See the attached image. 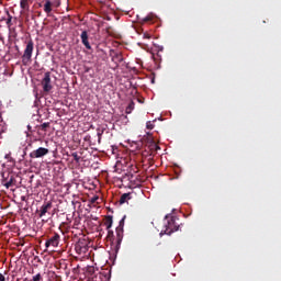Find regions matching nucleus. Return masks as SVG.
Returning a JSON list of instances; mask_svg holds the SVG:
<instances>
[{"instance_id":"f257e3e1","label":"nucleus","mask_w":281,"mask_h":281,"mask_svg":"<svg viewBox=\"0 0 281 281\" xmlns=\"http://www.w3.org/2000/svg\"><path fill=\"white\" fill-rule=\"evenodd\" d=\"M165 229L160 232V236L168 235L171 236L175 232L179 231L180 225L177 223L179 217L176 215L167 214L165 216Z\"/></svg>"},{"instance_id":"7c9ffc66","label":"nucleus","mask_w":281,"mask_h":281,"mask_svg":"<svg viewBox=\"0 0 281 281\" xmlns=\"http://www.w3.org/2000/svg\"><path fill=\"white\" fill-rule=\"evenodd\" d=\"M15 48H16V50H20V48H19V46H18V45L15 46Z\"/></svg>"},{"instance_id":"9d476101","label":"nucleus","mask_w":281,"mask_h":281,"mask_svg":"<svg viewBox=\"0 0 281 281\" xmlns=\"http://www.w3.org/2000/svg\"><path fill=\"white\" fill-rule=\"evenodd\" d=\"M52 5H53V4H52L50 0H46V2H45V4H44V12H45L46 14L52 13V11H53Z\"/></svg>"},{"instance_id":"ddd939ff","label":"nucleus","mask_w":281,"mask_h":281,"mask_svg":"<svg viewBox=\"0 0 281 281\" xmlns=\"http://www.w3.org/2000/svg\"><path fill=\"white\" fill-rule=\"evenodd\" d=\"M113 224L112 216H108L104 225L106 226V231H110Z\"/></svg>"},{"instance_id":"39448f33","label":"nucleus","mask_w":281,"mask_h":281,"mask_svg":"<svg viewBox=\"0 0 281 281\" xmlns=\"http://www.w3.org/2000/svg\"><path fill=\"white\" fill-rule=\"evenodd\" d=\"M116 237L113 239V245L115 246V251H119L122 240L124 238V228H117L115 229Z\"/></svg>"},{"instance_id":"a878e982","label":"nucleus","mask_w":281,"mask_h":281,"mask_svg":"<svg viewBox=\"0 0 281 281\" xmlns=\"http://www.w3.org/2000/svg\"><path fill=\"white\" fill-rule=\"evenodd\" d=\"M98 200H99V196H98V195H93V196L89 200V202H90L91 204H95Z\"/></svg>"},{"instance_id":"f8f14e48","label":"nucleus","mask_w":281,"mask_h":281,"mask_svg":"<svg viewBox=\"0 0 281 281\" xmlns=\"http://www.w3.org/2000/svg\"><path fill=\"white\" fill-rule=\"evenodd\" d=\"M128 200H132L131 193H124L121 195L120 203L125 204Z\"/></svg>"},{"instance_id":"20e7f679","label":"nucleus","mask_w":281,"mask_h":281,"mask_svg":"<svg viewBox=\"0 0 281 281\" xmlns=\"http://www.w3.org/2000/svg\"><path fill=\"white\" fill-rule=\"evenodd\" d=\"M49 154V149L46 147H38L37 149H33L30 154L31 159H36V158H43L45 155Z\"/></svg>"},{"instance_id":"f03ea898","label":"nucleus","mask_w":281,"mask_h":281,"mask_svg":"<svg viewBox=\"0 0 281 281\" xmlns=\"http://www.w3.org/2000/svg\"><path fill=\"white\" fill-rule=\"evenodd\" d=\"M34 52V42L30 40L26 42V46L24 48V54L22 55V63L24 66L31 63L32 56Z\"/></svg>"},{"instance_id":"c85d7f7f","label":"nucleus","mask_w":281,"mask_h":281,"mask_svg":"<svg viewBox=\"0 0 281 281\" xmlns=\"http://www.w3.org/2000/svg\"><path fill=\"white\" fill-rule=\"evenodd\" d=\"M0 281H5V276H3L2 273H0Z\"/></svg>"},{"instance_id":"bb28decb","label":"nucleus","mask_w":281,"mask_h":281,"mask_svg":"<svg viewBox=\"0 0 281 281\" xmlns=\"http://www.w3.org/2000/svg\"><path fill=\"white\" fill-rule=\"evenodd\" d=\"M103 133H104V131L98 132L99 142H101V137H102Z\"/></svg>"},{"instance_id":"0eeeda50","label":"nucleus","mask_w":281,"mask_h":281,"mask_svg":"<svg viewBox=\"0 0 281 281\" xmlns=\"http://www.w3.org/2000/svg\"><path fill=\"white\" fill-rule=\"evenodd\" d=\"M75 250L77 255H82L88 251V244L85 240H79L75 245Z\"/></svg>"},{"instance_id":"7ed1b4c3","label":"nucleus","mask_w":281,"mask_h":281,"mask_svg":"<svg viewBox=\"0 0 281 281\" xmlns=\"http://www.w3.org/2000/svg\"><path fill=\"white\" fill-rule=\"evenodd\" d=\"M42 87L44 92H49L52 91V74L50 71H46L43 80H42Z\"/></svg>"},{"instance_id":"dca6fc26","label":"nucleus","mask_w":281,"mask_h":281,"mask_svg":"<svg viewBox=\"0 0 281 281\" xmlns=\"http://www.w3.org/2000/svg\"><path fill=\"white\" fill-rule=\"evenodd\" d=\"M13 183H14V178L11 177V178L9 179V181L4 182V187H5L7 189H9L10 187L13 186Z\"/></svg>"},{"instance_id":"4be33fe9","label":"nucleus","mask_w":281,"mask_h":281,"mask_svg":"<svg viewBox=\"0 0 281 281\" xmlns=\"http://www.w3.org/2000/svg\"><path fill=\"white\" fill-rule=\"evenodd\" d=\"M153 140H154V138H150V145H149V148H150L151 155H155V154H156V151H155L156 147H155V146H153Z\"/></svg>"},{"instance_id":"1a4fd4ad","label":"nucleus","mask_w":281,"mask_h":281,"mask_svg":"<svg viewBox=\"0 0 281 281\" xmlns=\"http://www.w3.org/2000/svg\"><path fill=\"white\" fill-rule=\"evenodd\" d=\"M80 38H81L82 45L86 46L87 49L91 50L92 46L89 43V33L87 31H83L80 34Z\"/></svg>"},{"instance_id":"2eb2a0df","label":"nucleus","mask_w":281,"mask_h":281,"mask_svg":"<svg viewBox=\"0 0 281 281\" xmlns=\"http://www.w3.org/2000/svg\"><path fill=\"white\" fill-rule=\"evenodd\" d=\"M134 108H135V103L131 101L128 106L126 108V114H131Z\"/></svg>"},{"instance_id":"412c9836","label":"nucleus","mask_w":281,"mask_h":281,"mask_svg":"<svg viewBox=\"0 0 281 281\" xmlns=\"http://www.w3.org/2000/svg\"><path fill=\"white\" fill-rule=\"evenodd\" d=\"M146 127H147L149 131H153V128L155 127V123L151 122V121H148V122H146Z\"/></svg>"},{"instance_id":"9b49d317","label":"nucleus","mask_w":281,"mask_h":281,"mask_svg":"<svg viewBox=\"0 0 281 281\" xmlns=\"http://www.w3.org/2000/svg\"><path fill=\"white\" fill-rule=\"evenodd\" d=\"M20 7L24 11H30V2H29V0H21L20 1Z\"/></svg>"},{"instance_id":"393cba45","label":"nucleus","mask_w":281,"mask_h":281,"mask_svg":"<svg viewBox=\"0 0 281 281\" xmlns=\"http://www.w3.org/2000/svg\"><path fill=\"white\" fill-rule=\"evenodd\" d=\"M4 158L8 159L10 162H12V165H14V158L11 157V154H7V155L4 156Z\"/></svg>"},{"instance_id":"5701e85b","label":"nucleus","mask_w":281,"mask_h":281,"mask_svg":"<svg viewBox=\"0 0 281 281\" xmlns=\"http://www.w3.org/2000/svg\"><path fill=\"white\" fill-rule=\"evenodd\" d=\"M41 280H43V277H42L41 273H37L36 276H33L32 281H41Z\"/></svg>"},{"instance_id":"6e6552de","label":"nucleus","mask_w":281,"mask_h":281,"mask_svg":"<svg viewBox=\"0 0 281 281\" xmlns=\"http://www.w3.org/2000/svg\"><path fill=\"white\" fill-rule=\"evenodd\" d=\"M49 210H52V202L44 203L40 207V211H37L38 217L43 218L45 216V214L48 213Z\"/></svg>"},{"instance_id":"6ab92c4d","label":"nucleus","mask_w":281,"mask_h":281,"mask_svg":"<svg viewBox=\"0 0 281 281\" xmlns=\"http://www.w3.org/2000/svg\"><path fill=\"white\" fill-rule=\"evenodd\" d=\"M8 15H9V18H8V20H7V25H8L9 29H11V27H12V20H13V16L10 15L9 11H8Z\"/></svg>"},{"instance_id":"423d86ee","label":"nucleus","mask_w":281,"mask_h":281,"mask_svg":"<svg viewBox=\"0 0 281 281\" xmlns=\"http://www.w3.org/2000/svg\"><path fill=\"white\" fill-rule=\"evenodd\" d=\"M60 243V235L58 233H54L52 237H49L47 240H46V248H49V247H58Z\"/></svg>"},{"instance_id":"c756f323","label":"nucleus","mask_w":281,"mask_h":281,"mask_svg":"<svg viewBox=\"0 0 281 281\" xmlns=\"http://www.w3.org/2000/svg\"><path fill=\"white\" fill-rule=\"evenodd\" d=\"M144 38L149 40V38H150V35H149V34H147V33H144Z\"/></svg>"},{"instance_id":"a211bd4d","label":"nucleus","mask_w":281,"mask_h":281,"mask_svg":"<svg viewBox=\"0 0 281 281\" xmlns=\"http://www.w3.org/2000/svg\"><path fill=\"white\" fill-rule=\"evenodd\" d=\"M125 220H126V215H124L122 217V220L120 221L119 226H116L117 228L124 229V225H125Z\"/></svg>"},{"instance_id":"cd10ccee","label":"nucleus","mask_w":281,"mask_h":281,"mask_svg":"<svg viewBox=\"0 0 281 281\" xmlns=\"http://www.w3.org/2000/svg\"><path fill=\"white\" fill-rule=\"evenodd\" d=\"M151 21V16L147 15L146 18H144V22H149Z\"/></svg>"},{"instance_id":"4468645a","label":"nucleus","mask_w":281,"mask_h":281,"mask_svg":"<svg viewBox=\"0 0 281 281\" xmlns=\"http://www.w3.org/2000/svg\"><path fill=\"white\" fill-rule=\"evenodd\" d=\"M48 127H50V122H44V123L40 126V131L46 132Z\"/></svg>"},{"instance_id":"f3484780","label":"nucleus","mask_w":281,"mask_h":281,"mask_svg":"<svg viewBox=\"0 0 281 281\" xmlns=\"http://www.w3.org/2000/svg\"><path fill=\"white\" fill-rule=\"evenodd\" d=\"M106 238H109L111 240V243L113 244V240L115 239L113 231L108 229Z\"/></svg>"},{"instance_id":"b1692460","label":"nucleus","mask_w":281,"mask_h":281,"mask_svg":"<svg viewBox=\"0 0 281 281\" xmlns=\"http://www.w3.org/2000/svg\"><path fill=\"white\" fill-rule=\"evenodd\" d=\"M151 146L155 147V153H157L158 150H160V146L157 145L154 139H151Z\"/></svg>"},{"instance_id":"aec40b11","label":"nucleus","mask_w":281,"mask_h":281,"mask_svg":"<svg viewBox=\"0 0 281 281\" xmlns=\"http://www.w3.org/2000/svg\"><path fill=\"white\" fill-rule=\"evenodd\" d=\"M71 157H74V160H75L76 162H80V160H81V156H79L78 153H72V154H71Z\"/></svg>"}]
</instances>
